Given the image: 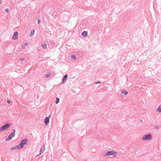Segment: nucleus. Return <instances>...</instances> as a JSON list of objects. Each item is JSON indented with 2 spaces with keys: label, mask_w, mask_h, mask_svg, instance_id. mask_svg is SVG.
Wrapping results in <instances>:
<instances>
[{
  "label": "nucleus",
  "mask_w": 161,
  "mask_h": 161,
  "mask_svg": "<svg viewBox=\"0 0 161 161\" xmlns=\"http://www.w3.org/2000/svg\"><path fill=\"white\" fill-rule=\"evenodd\" d=\"M28 141L27 139L25 138L20 141V143L18 145L20 149L24 147V145L27 144Z\"/></svg>",
  "instance_id": "nucleus-1"
},
{
  "label": "nucleus",
  "mask_w": 161,
  "mask_h": 161,
  "mask_svg": "<svg viewBox=\"0 0 161 161\" xmlns=\"http://www.w3.org/2000/svg\"><path fill=\"white\" fill-rule=\"evenodd\" d=\"M117 152L116 151H114L113 150H111L108 151L107 152L106 154L104 155L105 157L107 156H110L113 155V157H115L116 156L115 154L117 153Z\"/></svg>",
  "instance_id": "nucleus-2"
},
{
  "label": "nucleus",
  "mask_w": 161,
  "mask_h": 161,
  "mask_svg": "<svg viewBox=\"0 0 161 161\" xmlns=\"http://www.w3.org/2000/svg\"><path fill=\"white\" fill-rule=\"evenodd\" d=\"M152 138V136L151 134L149 133L144 135L142 137V140L143 141L150 140Z\"/></svg>",
  "instance_id": "nucleus-3"
},
{
  "label": "nucleus",
  "mask_w": 161,
  "mask_h": 161,
  "mask_svg": "<svg viewBox=\"0 0 161 161\" xmlns=\"http://www.w3.org/2000/svg\"><path fill=\"white\" fill-rule=\"evenodd\" d=\"M11 125V124L9 123H7L4 125L2 126L0 128V132L8 128Z\"/></svg>",
  "instance_id": "nucleus-4"
},
{
  "label": "nucleus",
  "mask_w": 161,
  "mask_h": 161,
  "mask_svg": "<svg viewBox=\"0 0 161 161\" xmlns=\"http://www.w3.org/2000/svg\"><path fill=\"white\" fill-rule=\"evenodd\" d=\"M15 136V135L11 133L9 135L8 137L6 139V141H10L12 139V138L14 137Z\"/></svg>",
  "instance_id": "nucleus-5"
},
{
  "label": "nucleus",
  "mask_w": 161,
  "mask_h": 161,
  "mask_svg": "<svg viewBox=\"0 0 161 161\" xmlns=\"http://www.w3.org/2000/svg\"><path fill=\"white\" fill-rule=\"evenodd\" d=\"M51 117V115H49L48 116L46 117L44 120V122L46 125H47L49 122V119Z\"/></svg>",
  "instance_id": "nucleus-6"
},
{
  "label": "nucleus",
  "mask_w": 161,
  "mask_h": 161,
  "mask_svg": "<svg viewBox=\"0 0 161 161\" xmlns=\"http://www.w3.org/2000/svg\"><path fill=\"white\" fill-rule=\"evenodd\" d=\"M18 33L17 31H15L14 32L13 36L12 37V39L13 40L17 39L18 38Z\"/></svg>",
  "instance_id": "nucleus-7"
},
{
  "label": "nucleus",
  "mask_w": 161,
  "mask_h": 161,
  "mask_svg": "<svg viewBox=\"0 0 161 161\" xmlns=\"http://www.w3.org/2000/svg\"><path fill=\"white\" fill-rule=\"evenodd\" d=\"M68 78V75L65 74L63 77L62 79V84H64L66 82V80Z\"/></svg>",
  "instance_id": "nucleus-8"
},
{
  "label": "nucleus",
  "mask_w": 161,
  "mask_h": 161,
  "mask_svg": "<svg viewBox=\"0 0 161 161\" xmlns=\"http://www.w3.org/2000/svg\"><path fill=\"white\" fill-rule=\"evenodd\" d=\"M45 150V147L44 145H43V146H42L41 148L39 155H41L43 153Z\"/></svg>",
  "instance_id": "nucleus-9"
},
{
  "label": "nucleus",
  "mask_w": 161,
  "mask_h": 161,
  "mask_svg": "<svg viewBox=\"0 0 161 161\" xmlns=\"http://www.w3.org/2000/svg\"><path fill=\"white\" fill-rule=\"evenodd\" d=\"M87 31H84L81 33V35L84 37H86L87 36Z\"/></svg>",
  "instance_id": "nucleus-10"
},
{
  "label": "nucleus",
  "mask_w": 161,
  "mask_h": 161,
  "mask_svg": "<svg viewBox=\"0 0 161 161\" xmlns=\"http://www.w3.org/2000/svg\"><path fill=\"white\" fill-rule=\"evenodd\" d=\"M121 92L122 94H124L125 96L127 95L128 94V92L124 89L121 90Z\"/></svg>",
  "instance_id": "nucleus-11"
},
{
  "label": "nucleus",
  "mask_w": 161,
  "mask_h": 161,
  "mask_svg": "<svg viewBox=\"0 0 161 161\" xmlns=\"http://www.w3.org/2000/svg\"><path fill=\"white\" fill-rule=\"evenodd\" d=\"M20 149L18 145L13 147L10 148V149L11 150H14L15 149Z\"/></svg>",
  "instance_id": "nucleus-12"
},
{
  "label": "nucleus",
  "mask_w": 161,
  "mask_h": 161,
  "mask_svg": "<svg viewBox=\"0 0 161 161\" xmlns=\"http://www.w3.org/2000/svg\"><path fill=\"white\" fill-rule=\"evenodd\" d=\"M35 30H32L31 31V33L29 34V35L30 36H32L34 35Z\"/></svg>",
  "instance_id": "nucleus-13"
},
{
  "label": "nucleus",
  "mask_w": 161,
  "mask_h": 161,
  "mask_svg": "<svg viewBox=\"0 0 161 161\" xmlns=\"http://www.w3.org/2000/svg\"><path fill=\"white\" fill-rule=\"evenodd\" d=\"M56 101H55V103L56 104H58L59 101V99L58 97H56Z\"/></svg>",
  "instance_id": "nucleus-14"
},
{
  "label": "nucleus",
  "mask_w": 161,
  "mask_h": 161,
  "mask_svg": "<svg viewBox=\"0 0 161 161\" xmlns=\"http://www.w3.org/2000/svg\"><path fill=\"white\" fill-rule=\"evenodd\" d=\"M42 47L44 49H46L47 47V45L45 43H44L42 45Z\"/></svg>",
  "instance_id": "nucleus-15"
},
{
  "label": "nucleus",
  "mask_w": 161,
  "mask_h": 161,
  "mask_svg": "<svg viewBox=\"0 0 161 161\" xmlns=\"http://www.w3.org/2000/svg\"><path fill=\"white\" fill-rule=\"evenodd\" d=\"M157 111L159 113L161 112V107L159 106L157 109Z\"/></svg>",
  "instance_id": "nucleus-16"
},
{
  "label": "nucleus",
  "mask_w": 161,
  "mask_h": 161,
  "mask_svg": "<svg viewBox=\"0 0 161 161\" xmlns=\"http://www.w3.org/2000/svg\"><path fill=\"white\" fill-rule=\"evenodd\" d=\"M71 58L72 59L75 60L76 58V56L75 55H72L71 56Z\"/></svg>",
  "instance_id": "nucleus-17"
},
{
  "label": "nucleus",
  "mask_w": 161,
  "mask_h": 161,
  "mask_svg": "<svg viewBox=\"0 0 161 161\" xmlns=\"http://www.w3.org/2000/svg\"><path fill=\"white\" fill-rule=\"evenodd\" d=\"M51 75V73H49L47 74L46 75V76L47 78H48L50 77V76Z\"/></svg>",
  "instance_id": "nucleus-18"
},
{
  "label": "nucleus",
  "mask_w": 161,
  "mask_h": 161,
  "mask_svg": "<svg viewBox=\"0 0 161 161\" xmlns=\"http://www.w3.org/2000/svg\"><path fill=\"white\" fill-rule=\"evenodd\" d=\"M28 43H25L24 44V45H22V47H23L24 46L27 45H28Z\"/></svg>",
  "instance_id": "nucleus-19"
},
{
  "label": "nucleus",
  "mask_w": 161,
  "mask_h": 161,
  "mask_svg": "<svg viewBox=\"0 0 161 161\" xmlns=\"http://www.w3.org/2000/svg\"><path fill=\"white\" fill-rule=\"evenodd\" d=\"M13 134H14V135H15V129H14L13 130V132H12Z\"/></svg>",
  "instance_id": "nucleus-20"
},
{
  "label": "nucleus",
  "mask_w": 161,
  "mask_h": 161,
  "mask_svg": "<svg viewBox=\"0 0 161 161\" xmlns=\"http://www.w3.org/2000/svg\"><path fill=\"white\" fill-rule=\"evenodd\" d=\"M154 128L156 129H158L159 128V127L158 126H156L154 127Z\"/></svg>",
  "instance_id": "nucleus-21"
},
{
  "label": "nucleus",
  "mask_w": 161,
  "mask_h": 161,
  "mask_svg": "<svg viewBox=\"0 0 161 161\" xmlns=\"http://www.w3.org/2000/svg\"><path fill=\"white\" fill-rule=\"evenodd\" d=\"M7 103L8 104H9L11 103V101L9 100H7Z\"/></svg>",
  "instance_id": "nucleus-22"
},
{
  "label": "nucleus",
  "mask_w": 161,
  "mask_h": 161,
  "mask_svg": "<svg viewBox=\"0 0 161 161\" xmlns=\"http://www.w3.org/2000/svg\"><path fill=\"white\" fill-rule=\"evenodd\" d=\"M5 11L6 12H7L8 11L9 9L8 8H7L5 9Z\"/></svg>",
  "instance_id": "nucleus-23"
},
{
  "label": "nucleus",
  "mask_w": 161,
  "mask_h": 161,
  "mask_svg": "<svg viewBox=\"0 0 161 161\" xmlns=\"http://www.w3.org/2000/svg\"><path fill=\"white\" fill-rule=\"evenodd\" d=\"M20 60L21 61H23L24 60V58H20Z\"/></svg>",
  "instance_id": "nucleus-24"
},
{
  "label": "nucleus",
  "mask_w": 161,
  "mask_h": 161,
  "mask_svg": "<svg viewBox=\"0 0 161 161\" xmlns=\"http://www.w3.org/2000/svg\"><path fill=\"white\" fill-rule=\"evenodd\" d=\"M37 21H38L37 23H38V24H40V20L39 19H38V20H37Z\"/></svg>",
  "instance_id": "nucleus-25"
},
{
  "label": "nucleus",
  "mask_w": 161,
  "mask_h": 161,
  "mask_svg": "<svg viewBox=\"0 0 161 161\" xmlns=\"http://www.w3.org/2000/svg\"><path fill=\"white\" fill-rule=\"evenodd\" d=\"M101 83V82L99 81H97V82H96L95 84H97L98 83Z\"/></svg>",
  "instance_id": "nucleus-26"
},
{
  "label": "nucleus",
  "mask_w": 161,
  "mask_h": 161,
  "mask_svg": "<svg viewBox=\"0 0 161 161\" xmlns=\"http://www.w3.org/2000/svg\"><path fill=\"white\" fill-rule=\"evenodd\" d=\"M39 155V154H38V155H36V157H37L38 156H39V155Z\"/></svg>",
  "instance_id": "nucleus-27"
},
{
  "label": "nucleus",
  "mask_w": 161,
  "mask_h": 161,
  "mask_svg": "<svg viewBox=\"0 0 161 161\" xmlns=\"http://www.w3.org/2000/svg\"><path fill=\"white\" fill-rule=\"evenodd\" d=\"M2 2H1V0H0V4H1Z\"/></svg>",
  "instance_id": "nucleus-28"
},
{
  "label": "nucleus",
  "mask_w": 161,
  "mask_h": 161,
  "mask_svg": "<svg viewBox=\"0 0 161 161\" xmlns=\"http://www.w3.org/2000/svg\"><path fill=\"white\" fill-rule=\"evenodd\" d=\"M140 121L142 122V120H140Z\"/></svg>",
  "instance_id": "nucleus-29"
}]
</instances>
